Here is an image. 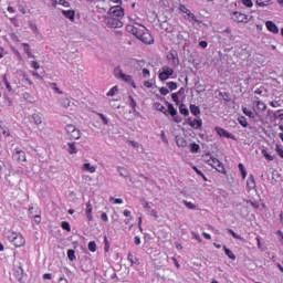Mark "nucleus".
<instances>
[{
    "mask_svg": "<svg viewBox=\"0 0 283 283\" xmlns=\"http://www.w3.org/2000/svg\"><path fill=\"white\" fill-rule=\"evenodd\" d=\"M274 118H279L280 120H283V109H279L273 113Z\"/></svg>",
    "mask_w": 283,
    "mask_h": 283,
    "instance_id": "nucleus-51",
    "label": "nucleus"
},
{
    "mask_svg": "<svg viewBox=\"0 0 283 283\" xmlns=\"http://www.w3.org/2000/svg\"><path fill=\"white\" fill-rule=\"evenodd\" d=\"M126 30H127V32H130V34H134V36H136V39L138 38V34H140V31L143 30V29H138V28H136V27H134V25H132V24H128L127 27H126Z\"/></svg>",
    "mask_w": 283,
    "mask_h": 283,
    "instance_id": "nucleus-15",
    "label": "nucleus"
},
{
    "mask_svg": "<svg viewBox=\"0 0 283 283\" xmlns=\"http://www.w3.org/2000/svg\"><path fill=\"white\" fill-rule=\"evenodd\" d=\"M69 154L73 155V154H78V150L76 149V146L74 145V143H69Z\"/></svg>",
    "mask_w": 283,
    "mask_h": 283,
    "instance_id": "nucleus-37",
    "label": "nucleus"
},
{
    "mask_svg": "<svg viewBox=\"0 0 283 283\" xmlns=\"http://www.w3.org/2000/svg\"><path fill=\"white\" fill-rule=\"evenodd\" d=\"M128 105L132 107V109H136V99L132 95L128 96Z\"/></svg>",
    "mask_w": 283,
    "mask_h": 283,
    "instance_id": "nucleus-48",
    "label": "nucleus"
},
{
    "mask_svg": "<svg viewBox=\"0 0 283 283\" xmlns=\"http://www.w3.org/2000/svg\"><path fill=\"white\" fill-rule=\"evenodd\" d=\"M69 138H71V140H78V138H81V130L76 128Z\"/></svg>",
    "mask_w": 283,
    "mask_h": 283,
    "instance_id": "nucleus-29",
    "label": "nucleus"
},
{
    "mask_svg": "<svg viewBox=\"0 0 283 283\" xmlns=\"http://www.w3.org/2000/svg\"><path fill=\"white\" fill-rule=\"evenodd\" d=\"M109 202H114V205H123V199L111 197Z\"/></svg>",
    "mask_w": 283,
    "mask_h": 283,
    "instance_id": "nucleus-56",
    "label": "nucleus"
},
{
    "mask_svg": "<svg viewBox=\"0 0 283 283\" xmlns=\"http://www.w3.org/2000/svg\"><path fill=\"white\" fill-rule=\"evenodd\" d=\"M155 109H157V112H161L163 114H168L167 107H165V105L160 104V103H155Z\"/></svg>",
    "mask_w": 283,
    "mask_h": 283,
    "instance_id": "nucleus-22",
    "label": "nucleus"
},
{
    "mask_svg": "<svg viewBox=\"0 0 283 283\" xmlns=\"http://www.w3.org/2000/svg\"><path fill=\"white\" fill-rule=\"evenodd\" d=\"M59 103H60V105L62 106V107H70V98H61L60 101H59Z\"/></svg>",
    "mask_w": 283,
    "mask_h": 283,
    "instance_id": "nucleus-42",
    "label": "nucleus"
},
{
    "mask_svg": "<svg viewBox=\"0 0 283 283\" xmlns=\"http://www.w3.org/2000/svg\"><path fill=\"white\" fill-rule=\"evenodd\" d=\"M191 127H192V129H200V127H202V119H200V118L193 119Z\"/></svg>",
    "mask_w": 283,
    "mask_h": 283,
    "instance_id": "nucleus-24",
    "label": "nucleus"
},
{
    "mask_svg": "<svg viewBox=\"0 0 283 283\" xmlns=\"http://www.w3.org/2000/svg\"><path fill=\"white\" fill-rule=\"evenodd\" d=\"M96 249H97L96 242L95 241H90L88 251H91L92 253H96Z\"/></svg>",
    "mask_w": 283,
    "mask_h": 283,
    "instance_id": "nucleus-43",
    "label": "nucleus"
},
{
    "mask_svg": "<svg viewBox=\"0 0 283 283\" xmlns=\"http://www.w3.org/2000/svg\"><path fill=\"white\" fill-rule=\"evenodd\" d=\"M75 129H76V126H74V125H72V124H69V125H66V127H65V132H66V134H67L69 137L73 134V132H74Z\"/></svg>",
    "mask_w": 283,
    "mask_h": 283,
    "instance_id": "nucleus-36",
    "label": "nucleus"
},
{
    "mask_svg": "<svg viewBox=\"0 0 283 283\" xmlns=\"http://www.w3.org/2000/svg\"><path fill=\"white\" fill-rule=\"evenodd\" d=\"M104 23L107 28H123V20L114 18L113 15H104Z\"/></svg>",
    "mask_w": 283,
    "mask_h": 283,
    "instance_id": "nucleus-3",
    "label": "nucleus"
},
{
    "mask_svg": "<svg viewBox=\"0 0 283 283\" xmlns=\"http://www.w3.org/2000/svg\"><path fill=\"white\" fill-rule=\"evenodd\" d=\"M191 154H198L200 151V145L191 143L189 145Z\"/></svg>",
    "mask_w": 283,
    "mask_h": 283,
    "instance_id": "nucleus-26",
    "label": "nucleus"
},
{
    "mask_svg": "<svg viewBox=\"0 0 283 283\" xmlns=\"http://www.w3.org/2000/svg\"><path fill=\"white\" fill-rule=\"evenodd\" d=\"M176 145L178 147H187V139H185V137H182V136H177L176 137Z\"/></svg>",
    "mask_w": 283,
    "mask_h": 283,
    "instance_id": "nucleus-20",
    "label": "nucleus"
},
{
    "mask_svg": "<svg viewBox=\"0 0 283 283\" xmlns=\"http://www.w3.org/2000/svg\"><path fill=\"white\" fill-rule=\"evenodd\" d=\"M137 39L143 43H146L147 45H153L154 43V36H151L149 32H147V29H145V27H143L139 33H137Z\"/></svg>",
    "mask_w": 283,
    "mask_h": 283,
    "instance_id": "nucleus-4",
    "label": "nucleus"
},
{
    "mask_svg": "<svg viewBox=\"0 0 283 283\" xmlns=\"http://www.w3.org/2000/svg\"><path fill=\"white\" fill-rule=\"evenodd\" d=\"M116 92H118V86H113L106 94V96H115Z\"/></svg>",
    "mask_w": 283,
    "mask_h": 283,
    "instance_id": "nucleus-52",
    "label": "nucleus"
},
{
    "mask_svg": "<svg viewBox=\"0 0 283 283\" xmlns=\"http://www.w3.org/2000/svg\"><path fill=\"white\" fill-rule=\"evenodd\" d=\"M62 14L66 18L70 19V21H74V10H62Z\"/></svg>",
    "mask_w": 283,
    "mask_h": 283,
    "instance_id": "nucleus-21",
    "label": "nucleus"
},
{
    "mask_svg": "<svg viewBox=\"0 0 283 283\" xmlns=\"http://www.w3.org/2000/svg\"><path fill=\"white\" fill-rule=\"evenodd\" d=\"M29 213H30L31 218H33V216H36L41 212L39 211V208H34V206H30L29 207Z\"/></svg>",
    "mask_w": 283,
    "mask_h": 283,
    "instance_id": "nucleus-38",
    "label": "nucleus"
},
{
    "mask_svg": "<svg viewBox=\"0 0 283 283\" xmlns=\"http://www.w3.org/2000/svg\"><path fill=\"white\" fill-rule=\"evenodd\" d=\"M92 211H93L92 203L87 202L85 213H86V218L90 222H92V220H94V217L92 216Z\"/></svg>",
    "mask_w": 283,
    "mask_h": 283,
    "instance_id": "nucleus-18",
    "label": "nucleus"
},
{
    "mask_svg": "<svg viewBox=\"0 0 283 283\" xmlns=\"http://www.w3.org/2000/svg\"><path fill=\"white\" fill-rule=\"evenodd\" d=\"M67 258L70 262H74V260H76V251L73 249L67 250Z\"/></svg>",
    "mask_w": 283,
    "mask_h": 283,
    "instance_id": "nucleus-30",
    "label": "nucleus"
},
{
    "mask_svg": "<svg viewBox=\"0 0 283 283\" xmlns=\"http://www.w3.org/2000/svg\"><path fill=\"white\" fill-rule=\"evenodd\" d=\"M247 187H248L249 191H251V189H255V177H253V175H250L248 177Z\"/></svg>",
    "mask_w": 283,
    "mask_h": 283,
    "instance_id": "nucleus-17",
    "label": "nucleus"
},
{
    "mask_svg": "<svg viewBox=\"0 0 283 283\" xmlns=\"http://www.w3.org/2000/svg\"><path fill=\"white\" fill-rule=\"evenodd\" d=\"M265 27L268 28L269 32H272V34H280V28H277V24H275L273 21H266Z\"/></svg>",
    "mask_w": 283,
    "mask_h": 283,
    "instance_id": "nucleus-11",
    "label": "nucleus"
},
{
    "mask_svg": "<svg viewBox=\"0 0 283 283\" xmlns=\"http://www.w3.org/2000/svg\"><path fill=\"white\" fill-rule=\"evenodd\" d=\"M239 170L241 172L243 180H245L247 179V168L244 167V164H239Z\"/></svg>",
    "mask_w": 283,
    "mask_h": 283,
    "instance_id": "nucleus-39",
    "label": "nucleus"
},
{
    "mask_svg": "<svg viewBox=\"0 0 283 283\" xmlns=\"http://www.w3.org/2000/svg\"><path fill=\"white\" fill-rule=\"evenodd\" d=\"M12 157L14 158V160H18V163H27L28 160L25 157V151H23V149L21 148H14Z\"/></svg>",
    "mask_w": 283,
    "mask_h": 283,
    "instance_id": "nucleus-10",
    "label": "nucleus"
},
{
    "mask_svg": "<svg viewBox=\"0 0 283 283\" xmlns=\"http://www.w3.org/2000/svg\"><path fill=\"white\" fill-rule=\"evenodd\" d=\"M30 65L31 67H33V70H39L41 67V65L36 61H31Z\"/></svg>",
    "mask_w": 283,
    "mask_h": 283,
    "instance_id": "nucleus-61",
    "label": "nucleus"
},
{
    "mask_svg": "<svg viewBox=\"0 0 283 283\" xmlns=\"http://www.w3.org/2000/svg\"><path fill=\"white\" fill-rule=\"evenodd\" d=\"M216 132L218 134V136H221L223 138H235V136H233V134L227 132L224 128L222 127H216Z\"/></svg>",
    "mask_w": 283,
    "mask_h": 283,
    "instance_id": "nucleus-12",
    "label": "nucleus"
},
{
    "mask_svg": "<svg viewBox=\"0 0 283 283\" xmlns=\"http://www.w3.org/2000/svg\"><path fill=\"white\" fill-rule=\"evenodd\" d=\"M61 227L64 231H72V227L70 226V222H67V221H62Z\"/></svg>",
    "mask_w": 283,
    "mask_h": 283,
    "instance_id": "nucleus-45",
    "label": "nucleus"
},
{
    "mask_svg": "<svg viewBox=\"0 0 283 283\" xmlns=\"http://www.w3.org/2000/svg\"><path fill=\"white\" fill-rule=\"evenodd\" d=\"M97 116L102 118L104 125H109V119L107 118V116H105V114L97 113Z\"/></svg>",
    "mask_w": 283,
    "mask_h": 283,
    "instance_id": "nucleus-53",
    "label": "nucleus"
},
{
    "mask_svg": "<svg viewBox=\"0 0 283 283\" xmlns=\"http://www.w3.org/2000/svg\"><path fill=\"white\" fill-rule=\"evenodd\" d=\"M239 170L241 172L243 180H245L247 179V168L244 167V164H239Z\"/></svg>",
    "mask_w": 283,
    "mask_h": 283,
    "instance_id": "nucleus-40",
    "label": "nucleus"
},
{
    "mask_svg": "<svg viewBox=\"0 0 283 283\" xmlns=\"http://www.w3.org/2000/svg\"><path fill=\"white\" fill-rule=\"evenodd\" d=\"M256 6L260 8H266V6H271V0H256Z\"/></svg>",
    "mask_w": 283,
    "mask_h": 283,
    "instance_id": "nucleus-32",
    "label": "nucleus"
},
{
    "mask_svg": "<svg viewBox=\"0 0 283 283\" xmlns=\"http://www.w3.org/2000/svg\"><path fill=\"white\" fill-rule=\"evenodd\" d=\"M182 203L187 209H191L192 211L196 210V205H193L191 201L184 200Z\"/></svg>",
    "mask_w": 283,
    "mask_h": 283,
    "instance_id": "nucleus-47",
    "label": "nucleus"
},
{
    "mask_svg": "<svg viewBox=\"0 0 283 283\" xmlns=\"http://www.w3.org/2000/svg\"><path fill=\"white\" fill-rule=\"evenodd\" d=\"M174 76V66L164 65L159 71V81H169Z\"/></svg>",
    "mask_w": 283,
    "mask_h": 283,
    "instance_id": "nucleus-5",
    "label": "nucleus"
},
{
    "mask_svg": "<svg viewBox=\"0 0 283 283\" xmlns=\"http://www.w3.org/2000/svg\"><path fill=\"white\" fill-rule=\"evenodd\" d=\"M269 105L274 108L282 107V102L281 101H272V102H269Z\"/></svg>",
    "mask_w": 283,
    "mask_h": 283,
    "instance_id": "nucleus-55",
    "label": "nucleus"
},
{
    "mask_svg": "<svg viewBox=\"0 0 283 283\" xmlns=\"http://www.w3.org/2000/svg\"><path fill=\"white\" fill-rule=\"evenodd\" d=\"M142 76L143 78H149V76H151V72L149 71V69H143Z\"/></svg>",
    "mask_w": 283,
    "mask_h": 283,
    "instance_id": "nucleus-49",
    "label": "nucleus"
},
{
    "mask_svg": "<svg viewBox=\"0 0 283 283\" xmlns=\"http://www.w3.org/2000/svg\"><path fill=\"white\" fill-rule=\"evenodd\" d=\"M206 158H210L207 160L208 165H210V167H213V169H216V167H218V165H220V159L216 158V157H211V155L207 154Z\"/></svg>",
    "mask_w": 283,
    "mask_h": 283,
    "instance_id": "nucleus-13",
    "label": "nucleus"
},
{
    "mask_svg": "<svg viewBox=\"0 0 283 283\" xmlns=\"http://www.w3.org/2000/svg\"><path fill=\"white\" fill-rule=\"evenodd\" d=\"M179 112L184 116H189V108H187V105H185V104L179 105Z\"/></svg>",
    "mask_w": 283,
    "mask_h": 283,
    "instance_id": "nucleus-27",
    "label": "nucleus"
},
{
    "mask_svg": "<svg viewBox=\"0 0 283 283\" xmlns=\"http://www.w3.org/2000/svg\"><path fill=\"white\" fill-rule=\"evenodd\" d=\"M127 260H128V262H130V266H134V264H136V266L140 265V260L138 258L134 256V254H132V252L128 253Z\"/></svg>",
    "mask_w": 283,
    "mask_h": 283,
    "instance_id": "nucleus-14",
    "label": "nucleus"
},
{
    "mask_svg": "<svg viewBox=\"0 0 283 283\" xmlns=\"http://www.w3.org/2000/svg\"><path fill=\"white\" fill-rule=\"evenodd\" d=\"M124 216H125V218H128V219L125 220V224H129V220H133L132 211L124 210Z\"/></svg>",
    "mask_w": 283,
    "mask_h": 283,
    "instance_id": "nucleus-44",
    "label": "nucleus"
},
{
    "mask_svg": "<svg viewBox=\"0 0 283 283\" xmlns=\"http://www.w3.org/2000/svg\"><path fill=\"white\" fill-rule=\"evenodd\" d=\"M275 151L281 158H283V149L277 144L275 145Z\"/></svg>",
    "mask_w": 283,
    "mask_h": 283,
    "instance_id": "nucleus-60",
    "label": "nucleus"
},
{
    "mask_svg": "<svg viewBox=\"0 0 283 283\" xmlns=\"http://www.w3.org/2000/svg\"><path fill=\"white\" fill-rule=\"evenodd\" d=\"M20 76H22V78H24L29 85H33L32 80H30V77L28 76V74H25V72L21 71Z\"/></svg>",
    "mask_w": 283,
    "mask_h": 283,
    "instance_id": "nucleus-50",
    "label": "nucleus"
},
{
    "mask_svg": "<svg viewBox=\"0 0 283 283\" xmlns=\"http://www.w3.org/2000/svg\"><path fill=\"white\" fill-rule=\"evenodd\" d=\"M148 211H149V214L153 216V218H158V211H156L154 209H150Z\"/></svg>",
    "mask_w": 283,
    "mask_h": 283,
    "instance_id": "nucleus-64",
    "label": "nucleus"
},
{
    "mask_svg": "<svg viewBox=\"0 0 283 283\" xmlns=\"http://www.w3.org/2000/svg\"><path fill=\"white\" fill-rule=\"evenodd\" d=\"M253 109H254L255 114L266 112V104H264V102L260 101V97H255V99L253 101Z\"/></svg>",
    "mask_w": 283,
    "mask_h": 283,
    "instance_id": "nucleus-9",
    "label": "nucleus"
},
{
    "mask_svg": "<svg viewBox=\"0 0 283 283\" xmlns=\"http://www.w3.org/2000/svg\"><path fill=\"white\" fill-rule=\"evenodd\" d=\"M167 87L174 92L175 90H178V84L176 82H167Z\"/></svg>",
    "mask_w": 283,
    "mask_h": 283,
    "instance_id": "nucleus-46",
    "label": "nucleus"
},
{
    "mask_svg": "<svg viewBox=\"0 0 283 283\" xmlns=\"http://www.w3.org/2000/svg\"><path fill=\"white\" fill-rule=\"evenodd\" d=\"M108 14L115 19H119V21H123V18L125 17V10L120 4L111 7L108 10Z\"/></svg>",
    "mask_w": 283,
    "mask_h": 283,
    "instance_id": "nucleus-6",
    "label": "nucleus"
},
{
    "mask_svg": "<svg viewBox=\"0 0 283 283\" xmlns=\"http://www.w3.org/2000/svg\"><path fill=\"white\" fill-rule=\"evenodd\" d=\"M114 76L117 77L118 81H123L124 83L132 85L134 90H136V82H134V76L129 74H125V72H123V69L120 66H117L114 69Z\"/></svg>",
    "mask_w": 283,
    "mask_h": 283,
    "instance_id": "nucleus-1",
    "label": "nucleus"
},
{
    "mask_svg": "<svg viewBox=\"0 0 283 283\" xmlns=\"http://www.w3.org/2000/svg\"><path fill=\"white\" fill-rule=\"evenodd\" d=\"M241 3L245 6V8H253V1L252 0H241Z\"/></svg>",
    "mask_w": 283,
    "mask_h": 283,
    "instance_id": "nucleus-57",
    "label": "nucleus"
},
{
    "mask_svg": "<svg viewBox=\"0 0 283 283\" xmlns=\"http://www.w3.org/2000/svg\"><path fill=\"white\" fill-rule=\"evenodd\" d=\"M142 205L144 209H148V211L151 209V207L149 206V202L145 199L142 200Z\"/></svg>",
    "mask_w": 283,
    "mask_h": 283,
    "instance_id": "nucleus-62",
    "label": "nucleus"
},
{
    "mask_svg": "<svg viewBox=\"0 0 283 283\" xmlns=\"http://www.w3.org/2000/svg\"><path fill=\"white\" fill-rule=\"evenodd\" d=\"M238 120H239V125H240L241 127H249V122L247 120V117L240 116V117L238 118Z\"/></svg>",
    "mask_w": 283,
    "mask_h": 283,
    "instance_id": "nucleus-35",
    "label": "nucleus"
},
{
    "mask_svg": "<svg viewBox=\"0 0 283 283\" xmlns=\"http://www.w3.org/2000/svg\"><path fill=\"white\" fill-rule=\"evenodd\" d=\"M214 169L218 170L219 174H227V170L224 169V166L222 165V163L218 164Z\"/></svg>",
    "mask_w": 283,
    "mask_h": 283,
    "instance_id": "nucleus-54",
    "label": "nucleus"
},
{
    "mask_svg": "<svg viewBox=\"0 0 283 283\" xmlns=\"http://www.w3.org/2000/svg\"><path fill=\"white\" fill-rule=\"evenodd\" d=\"M190 112L193 116H198L200 114V107H198L196 104H191Z\"/></svg>",
    "mask_w": 283,
    "mask_h": 283,
    "instance_id": "nucleus-28",
    "label": "nucleus"
},
{
    "mask_svg": "<svg viewBox=\"0 0 283 283\" xmlns=\"http://www.w3.org/2000/svg\"><path fill=\"white\" fill-rule=\"evenodd\" d=\"M242 112L245 116H249V118H255V113H253L251 109L242 107Z\"/></svg>",
    "mask_w": 283,
    "mask_h": 283,
    "instance_id": "nucleus-31",
    "label": "nucleus"
},
{
    "mask_svg": "<svg viewBox=\"0 0 283 283\" xmlns=\"http://www.w3.org/2000/svg\"><path fill=\"white\" fill-rule=\"evenodd\" d=\"M262 156H264V158H266V160L273 161L275 160V158L273 157V155L269 154V151L266 149H262L261 150Z\"/></svg>",
    "mask_w": 283,
    "mask_h": 283,
    "instance_id": "nucleus-33",
    "label": "nucleus"
},
{
    "mask_svg": "<svg viewBox=\"0 0 283 283\" xmlns=\"http://www.w3.org/2000/svg\"><path fill=\"white\" fill-rule=\"evenodd\" d=\"M227 231H228V233H230L232 235V238H234V240H244V238H242L240 234L235 233V231H233L232 229H228Z\"/></svg>",
    "mask_w": 283,
    "mask_h": 283,
    "instance_id": "nucleus-41",
    "label": "nucleus"
},
{
    "mask_svg": "<svg viewBox=\"0 0 283 283\" xmlns=\"http://www.w3.org/2000/svg\"><path fill=\"white\" fill-rule=\"evenodd\" d=\"M82 169L83 171H87L88 174H96V166H92V164L90 163L83 164Z\"/></svg>",
    "mask_w": 283,
    "mask_h": 283,
    "instance_id": "nucleus-16",
    "label": "nucleus"
},
{
    "mask_svg": "<svg viewBox=\"0 0 283 283\" xmlns=\"http://www.w3.org/2000/svg\"><path fill=\"white\" fill-rule=\"evenodd\" d=\"M32 120L34 125H42L43 124V117L41 116V113H34L32 115Z\"/></svg>",
    "mask_w": 283,
    "mask_h": 283,
    "instance_id": "nucleus-19",
    "label": "nucleus"
},
{
    "mask_svg": "<svg viewBox=\"0 0 283 283\" xmlns=\"http://www.w3.org/2000/svg\"><path fill=\"white\" fill-rule=\"evenodd\" d=\"M166 59L171 67H178L180 65V59L178 57V51L171 50L167 55Z\"/></svg>",
    "mask_w": 283,
    "mask_h": 283,
    "instance_id": "nucleus-7",
    "label": "nucleus"
},
{
    "mask_svg": "<svg viewBox=\"0 0 283 283\" xmlns=\"http://www.w3.org/2000/svg\"><path fill=\"white\" fill-rule=\"evenodd\" d=\"M117 171L122 178H129V171H127L125 167H118Z\"/></svg>",
    "mask_w": 283,
    "mask_h": 283,
    "instance_id": "nucleus-25",
    "label": "nucleus"
},
{
    "mask_svg": "<svg viewBox=\"0 0 283 283\" xmlns=\"http://www.w3.org/2000/svg\"><path fill=\"white\" fill-rule=\"evenodd\" d=\"M33 220H34L35 224H41V214H34Z\"/></svg>",
    "mask_w": 283,
    "mask_h": 283,
    "instance_id": "nucleus-63",
    "label": "nucleus"
},
{
    "mask_svg": "<svg viewBox=\"0 0 283 283\" xmlns=\"http://www.w3.org/2000/svg\"><path fill=\"white\" fill-rule=\"evenodd\" d=\"M7 238H8L9 242L14 244V247H17V248L24 247V244H25V238H23V234H21L19 232H10Z\"/></svg>",
    "mask_w": 283,
    "mask_h": 283,
    "instance_id": "nucleus-2",
    "label": "nucleus"
},
{
    "mask_svg": "<svg viewBox=\"0 0 283 283\" xmlns=\"http://www.w3.org/2000/svg\"><path fill=\"white\" fill-rule=\"evenodd\" d=\"M168 112L170 114V116H176L178 114V111L176 109V107H174V104L168 103Z\"/></svg>",
    "mask_w": 283,
    "mask_h": 283,
    "instance_id": "nucleus-34",
    "label": "nucleus"
},
{
    "mask_svg": "<svg viewBox=\"0 0 283 283\" xmlns=\"http://www.w3.org/2000/svg\"><path fill=\"white\" fill-rule=\"evenodd\" d=\"M179 10L180 12H184V14H187V15H189V13L191 12L189 9L186 8L185 4H180Z\"/></svg>",
    "mask_w": 283,
    "mask_h": 283,
    "instance_id": "nucleus-58",
    "label": "nucleus"
},
{
    "mask_svg": "<svg viewBox=\"0 0 283 283\" xmlns=\"http://www.w3.org/2000/svg\"><path fill=\"white\" fill-rule=\"evenodd\" d=\"M223 251L226 253V255L230 259L235 261V254L233 253V251H231L229 248H227V245L223 247Z\"/></svg>",
    "mask_w": 283,
    "mask_h": 283,
    "instance_id": "nucleus-23",
    "label": "nucleus"
},
{
    "mask_svg": "<svg viewBox=\"0 0 283 283\" xmlns=\"http://www.w3.org/2000/svg\"><path fill=\"white\" fill-rule=\"evenodd\" d=\"M231 19L237 23H249V15L238 11L231 13Z\"/></svg>",
    "mask_w": 283,
    "mask_h": 283,
    "instance_id": "nucleus-8",
    "label": "nucleus"
},
{
    "mask_svg": "<svg viewBox=\"0 0 283 283\" xmlns=\"http://www.w3.org/2000/svg\"><path fill=\"white\" fill-rule=\"evenodd\" d=\"M159 94H161V96H167V94H169V88L160 87L159 88Z\"/></svg>",
    "mask_w": 283,
    "mask_h": 283,
    "instance_id": "nucleus-59",
    "label": "nucleus"
}]
</instances>
